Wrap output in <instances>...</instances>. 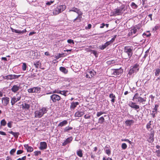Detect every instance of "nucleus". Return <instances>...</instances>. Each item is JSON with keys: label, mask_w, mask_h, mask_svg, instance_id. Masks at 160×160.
I'll use <instances>...</instances> for the list:
<instances>
[{"label": "nucleus", "mask_w": 160, "mask_h": 160, "mask_svg": "<svg viewBox=\"0 0 160 160\" xmlns=\"http://www.w3.org/2000/svg\"><path fill=\"white\" fill-rule=\"evenodd\" d=\"M148 34H146L145 33H143L142 35L144 36H146L147 37H149L151 35V34L149 32H147Z\"/></svg>", "instance_id": "obj_48"}, {"label": "nucleus", "mask_w": 160, "mask_h": 160, "mask_svg": "<svg viewBox=\"0 0 160 160\" xmlns=\"http://www.w3.org/2000/svg\"><path fill=\"white\" fill-rule=\"evenodd\" d=\"M21 76L20 75L10 74L3 77V78L7 80H12L18 79Z\"/></svg>", "instance_id": "obj_6"}, {"label": "nucleus", "mask_w": 160, "mask_h": 160, "mask_svg": "<svg viewBox=\"0 0 160 160\" xmlns=\"http://www.w3.org/2000/svg\"><path fill=\"white\" fill-rule=\"evenodd\" d=\"M134 122L133 120H127L125 122V123L128 126H130L133 124Z\"/></svg>", "instance_id": "obj_24"}, {"label": "nucleus", "mask_w": 160, "mask_h": 160, "mask_svg": "<svg viewBox=\"0 0 160 160\" xmlns=\"http://www.w3.org/2000/svg\"><path fill=\"white\" fill-rule=\"evenodd\" d=\"M123 72V70L120 68L118 69H112L111 70V72L112 75H118L121 74Z\"/></svg>", "instance_id": "obj_8"}, {"label": "nucleus", "mask_w": 160, "mask_h": 160, "mask_svg": "<svg viewBox=\"0 0 160 160\" xmlns=\"http://www.w3.org/2000/svg\"><path fill=\"white\" fill-rule=\"evenodd\" d=\"M59 70L61 72L65 74L67 73L68 72V70L66 69V68L64 67H60L59 68Z\"/></svg>", "instance_id": "obj_25"}, {"label": "nucleus", "mask_w": 160, "mask_h": 160, "mask_svg": "<svg viewBox=\"0 0 160 160\" xmlns=\"http://www.w3.org/2000/svg\"><path fill=\"white\" fill-rule=\"evenodd\" d=\"M67 42L69 43H72L73 44H74L73 40L72 39H68L67 40Z\"/></svg>", "instance_id": "obj_55"}, {"label": "nucleus", "mask_w": 160, "mask_h": 160, "mask_svg": "<svg viewBox=\"0 0 160 160\" xmlns=\"http://www.w3.org/2000/svg\"><path fill=\"white\" fill-rule=\"evenodd\" d=\"M33 64L35 66V68H38L40 66V63L39 61H36L34 62Z\"/></svg>", "instance_id": "obj_33"}, {"label": "nucleus", "mask_w": 160, "mask_h": 160, "mask_svg": "<svg viewBox=\"0 0 160 160\" xmlns=\"http://www.w3.org/2000/svg\"><path fill=\"white\" fill-rule=\"evenodd\" d=\"M111 43V41L107 42L104 44H102L99 46L98 48L99 49H100L101 50H103L105 49L107 46L109 45Z\"/></svg>", "instance_id": "obj_13"}, {"label": "nucleus", "mask_w": 160, "mask_h": 160, "mask_svg": "<svg viewBox=\"0 0 160 160\" xmlns=\"http://www.w3.org/2000/svg\"><path fill=\"white\" fill-rule=\"evenodd\" d=\"M104 113H106L105 112H103L102 111L98 112H97L96 116L97 117H99Z\"/></svg>", "instance_id": "obj_41"}, {"label": "nucleus", "mask_w": 160, "mask_h": 160, "mask_svg": "<svg viewBox=\"0 0 160 160\" xmlns=\"http://www.w3.org/2000/svg\"><path fill=\"white\" fill-rule=\"evenodd\" d=\"M131 6L133 9H136L138 8V6L134 2H132Z\"/></svg>", "instance_id": "obj_42"}, {"label": "nucleus", "mask_w": 160, "mask_h": 160, "mask_svg": "<svg viewBox=\"0 0 160 160\" xmlns=\"http://www.w3.org/2000/svg\"><path fill=\"white\" fill-rule=\"evenodd\" d=\"M2 101L3 105L5 106H6L9 103V98L8 97L2 98Z\"/></svg>", "instance_id": "obj_14"}, {"label": "nucleus", "mask_w": 160, "mask_h": 160, "mask_svg": "<svg viewBox=\"0 0 160 160\" xmlns=\"http://www.w3.org/2000/svg\"><path fill=\"white\" fill-rule=\"evenodd\" d=\"M128 106L131 108L136 110L137 112H138L139 110L140 107L139 105L136 104L135 102H133L132 101L129 102L128 104Z\"/></svg>", "instance_id": "obj_9"}, {"label": "nucleus", "mask_w": 160, "mask_h": 160, "mask_svg": "<svg viewBox=\"0 0 160 160\" xmlns=\"http://www.w3.org/2000/svg\"><path fill=\"white\" fill-rule=\"evenodd\" d=\"M11 29L12 32H15L17 33L22 34L27 32L26 30V29H25L22 31L18 30L15 29H14L13 28H11Z\"/></svg>", "instance_id": "obj_16"}, {"label": "nucleus", "mask_w": 160, "mask_h": 160, "mask_svg": "<svg viewBox=\"0 0 160 160\" xmlns=\"http://www.w3.org/2000/svg\"><path fill=\"white\" fill-rule=\"evenodd\" d=\"M64 53H59L55 55V58L57 59H59V58L63 56Z\"/></svg>", "instance_id": "obj_40"}, {"label": "nucleus", "mask_w": 160, "mask_h": 160, "mask_svg": "<svg viewBox=\"0 0 160 160\" xmlns=\"http://www.w3.org/2000/svg\"><path fill=\"white\" fill-rule=\"evenodd\" d=\"M12 121H10L8 122L7 124L8 127L9 128H11L12 127Z\"/></svg>", "instance_id": "obj_54"}, {"label": "nucleus", "mask_w": 160, "mask_h": 160, "mask_svg": "<svg viewBox=\"0 0 160 160\" xmlns=\"http://www.w3.org/2000/svg\"><path fill=\"white\" fill-rule=\"evenodd\" d=\"M41 152L40 151H36L34 152V154L35 156H38L39 154L41 153Z\"/></svg>", "instance_id": "obj_57"}, {"label": "nucleus", "mask_w": 160, "mask_h": 160, "mask_svg": "<svg viewBox=\"0 0 160 160\" xmlns=\"http://www.w3.org/2000/svg\"><path fill=\"white\" fill-rule=\"evenodd\" d=\"M0 123L1 126H4L6 125L7 122L5 119H3L1 121Z\"/></svg>", "instance_id": "obj_37"}, {"label": "nucleus", "mask_w": 160, "mask_h": 160, "mask_svg": "<svg viewBox=\"0 0 160 160\" xmlns=\"http://www.w3.org/2000/svg\"><path fill=\"white\" fill-rule=\"evenodd\" d=\"M0 134L4 136L6 135V133L2 131H0Z\"/></svg>", "instance_id": "obj_64"}, {"label": "nucleus", "mask_w": 160, "mask_h": 160, "mask_svg": "<svg viewBox=\"0 0 160 160\" xmlns=\"http://www.w3.org/2000/svg\"><path fill=\"white\" fill-rule=\"evenodd\" d=\"M158 105L157 104H156L155 105L154 108V110H155V111L157 112L158 110Z\"/></svg>", "instance_id": "obj_58"}, {"label": "nucleus", "mask_w": 160, "mask_h": 160, "mask_svg": "<svg viewBox=\"0 0 160 160\" xmlns=\"http://www.w3.org/2000/svg\"><path fill=\"white\" fill-rule=\"evenodd\" d=\"M84 114V111L81 110L78 111L75 114V116L77 117H80L82 116Z\"/></svg>", "instance_id": "obj_17"}, {"label": "nucleus", "mask_w": 160, "mask_h": 160, "mask_svg": "<svg viewBox=\"0 0 160 160\" xmlns=\"http://www.w3.org/2000/svg\"><path fill=\"white\" fill-rule=\"evenodd\" d=\"M105 122V119L102 116L99 118L98 122L100 124H102Z\"/></svg>", "instance_id": "obj_32"}, {"label": "nucleus", "mask_w": 160, "mask_h": 160, "mask_svg": "<svg viewBox=\"0 0 160 160\" xmlns=\"http://www.w3.org/2000/svg\"><path fill=\"white\" fill-rule=\"evenodd\" d=\"M22 98V96L21 95L18 93L16 94V98L18 101L20 100Z\"/></svg>", "instance_id": "obj_39"}, {"label": "nucleus", "mask_w": 160, "mask_h": 160, "mask_svg": "<svg viewBox=\"0 0 160 160\" xmlns=\"http://www.w3.org/2000/svg\"><path fill=\"white\" fill-rule=\"evenodd\" d=\"M131 68L132 70H133L135 72H136L139 70V65L137 64H136L134 65Z\"/></svg>", "instance_id": "obj_23"}, {"label": "nucleus", "mask_w": 160, "mask_h": 160, "mask_svg": "<svg viewBox=\"0 0 160 160\" xmlns=\"http://www.w3.org/2000/svg\"><path fill=\"white\" fill-rule=\"evenodd\" d=\"M130 31V32H129V35H132L133 34H137L134 36L133 37L136 36V35L138 34V33L139 32V31H138V30L135 28L134 27H133V28Z\"/></svg>", "instance_id": "obj_19"}, {"label": "nucleus", "mask_w": 160, "mask_h": 160, "mask_svg": "<svg viewBox=\"0 0 160 160\" xmlns=\"http://www.w3.org/2000/svg\"><path fill=\"white\" fill-rule=\"evenodd\" d=\"M104 150L106 153L109 156L111 154V151H110L108 147L107 146H106Z\"/></svg>", "instance_id": "obj_31"}, {"label": "nucleus", "mask_w": 160, "mask_h": 160, "mask_svg": "<svg viewBox=\"0 0 160 160\" xmlns=\"http://www.w3.org/2000/svg\"><path fill=\"white\" fill-rule=\"evenodd\" d=\"M127 146L125 143H122L121 145V147L123 149H125L127 148Z\"/></svg>", "instance_id": "obj_45"}, {"label": "nucleus", "mask_w": 160, "mask_h": 160, "mask_svg": "<svg viewBox=\"0 0 160 160\" xmlns=\"http://www.w3.org/2000/svg\"><path fill=\"white\" fill-rule=\"evenodd\" d=\"M50 97V99L53 103L58 102L61 98L59 96L56 94H53Z\"/></svg>", "instance_id": "obj_7"}, {"label": "nucleus", "mask_w": 160, "mask_h": 160, "mask_svg": "<svg viewBox=\"0 0 160 160\" xmlns=\"http://www.w3.org/2000/svg\"><path fill=\"white\" fill-rule=\"evenodd\" d=\"M73 140V138L72 137H70L67 138L62 143V146H65L67 144L71 142Z\"/></svg>", "instance_id": "obj_15"}, {"label": "nucleus", "mask_w": 160, "mask_h": 160, "mask_svg": "<svg viewBox=\"0 0 160 160\" xmlns=\"http://www.w3.org/2000/svg\"><path fill=\"white\" fill-rule=\"evenodd\" d=\"M91 53H93L95 56L96 57H98V54L96 51L91 50Z\"/></svg>", "instance_id": "obj_44"}, {"label": "nucleus", "mask_w": 160, "mask_h": 160, "mask_svg": "<svg viewBox=\"0 0 160 160\" xmlns=\"http://www.w3.org/2000/svg\"><path fill=\"white\" fill-rule=\"evenodd\" d=\"M19 135V132H14L12 135L14 136L15 138H18Z\"/></svg>", "instance_id": "obj_46"}, {"label": "nucleus", "mask_w": 160, "mask_h": 160, "mask_svg": "<svg viewBox=\"0 0 160 160\" xmlns=\"http://www.w3.org/2000/svg\"><path fill=\"white\" fill-rule=\"evenodd\" d=\"M68 92L67 91H62L61 92V94L64 95V96H66V93Z\"/></svg>", "instance_id": "obj_50"}, {"label": "nucleus", "mask_w": 160, "mask_h": 160, "mask_svg": "<svg viewBox=\"0 0 160 160\" xmlns=\"http://www.w3.org/2000/svg\"><path fill=\"white\" fill-rule=\"evenodd\" d=\"M40 146L39 149L40 150H42L46 149L47 147V144L46 142H41L40 143Z\"/></svg>", "instance_id": "obj_18"}, {"label": "nucleus", "mask_w": 160, "mask_h": 160, "mask_svg": "<svg viewBox=\"0 0 160 160\" xmlns=\"http://www.w3.org/2000/svg\"><path fill=\"white\" fill-rule=\"evenodd\" d=\"M17 102H18V101H17L15 97L14 96L13 97H12L11 102L12 106H13Z\"/></svg>", "instance_id": "obj_29"}, {"label": "nucleus", "mask_w": 160, "mask_h": 160, "mask_svg": "<svg viewBox=\"0 0 160 160\" xmlns=\"http://www.w3.org/2000/svg\"><path fill=\"white\" fill-rule=\"evenodd\" d=\"M77 154L78 156L80 157H82V153L81 150H79L78 151H77Z\"/></svg>", "instance_id": "obj_34"}, {"label": "nucleus", "mask_w": 160, "mask_h": 160, "mask_svg": "<svg viewBox=\"0 0 160 160\" xmlns=\"http://www.w3.org/2000/svg\"><path fill=\"white\" fill-rule=\"evenodd\" d=\"M16 151L15 148H13L11 150L10 152V153L11 155H13L14 153Z\"/></svg>", "instance_id": "obj_47"}, {"label": "nucleus", "mask_w": 160, "mask_h": 160, "mask_svg": "<svg viewBox=\"0 0 160 160\" xmlns=\"http://www.w3.org/2000/svg\"><path fill=\"white\" fill-rule=\"evenodd\" d=\"M27 68L26 64L25 63H23L22 67V68L23 70L25 71L26 70Z\"/></svg>", "instance_id": "obj_49"}, {"label": "nucleus", "mask_w": 160, "mask_h": 160, "mask_svg": "<svg viewBox=\"0 0 160 160\" xmlns=\"http://www.w3.org/2000/svg\"><path fill=\"white\" fill-rule=\"evenodd\" d=\"M73 129L72 127L69 126L66 127L64 129L63 131L64 132H69V131Z\"/></svg>", "instance_id": "obj_28"}, {"label": "nucleus", "mask_w": 160, "mask_h": 160, "mask_svg": "<svg viewBox=\"0 0 160 160\" xmlns=\"http://www.w3.org/2000/svg\"><path fill=\"white\" fill-rule=\"evenodd\" d=\"M109 97L111 98V101L112 103V104L113 103L115 102V98H116L115 95L113 93H111L109 94Z\"/></svg>", "instance_id": "obj_26"}, {"label": "nucleus", "mask_w": 160, "mask_h": 160, "mask_svg": "<svg viewBox=\"0 0 160 160\" xmlns=\"http://www.w3.org/2000/svg\"><path fill=\"white\" fill-rule=\"evenodd\" d=\"M124 52L128 54L127 57L124 58L125 59H130L132 54V48L129 46H125L124 48Z\"/></svg>", "instance_id": "obj_2"}, {"label": "nucleus", "mask_w": 160, "mask_h": 160, "mask_svg": "<svg viewBox=\"0 0 160 160\" xmlns=\"http://www.w3.org/2000/svg\"><path fill=\"white\" fill-rule=\"evenodd\" d=\"M124 6L122 5L119 8L116 9L115 10V11L113 12V14L114 15L117 14L118 15H119L122 12L123 10L124 9Z\"/></svg>", "instance_id": "obj_12"}, {"label": "nucleus", "mask_w": 160, "mask_h": 160, "mask_svg": "<svg viewBox=\"0 0 160 160\" xmlns=\"http://www.w3.org/2000/svg\"><path fill=\"white\" fill-rule=\"evenodd\" d=\"M22 108L23 109L28 110L30 108V105L27 103H24V104H22Z\"/></svg>", "instance_id": "obj_27"}, {"label": "nucleus", "mask_w": 160, "mask_h": 160, "mask_svg": "<svg viewBox=\"0 0 160 160\" xmlns=\"http://www.w3.org/2000/svg\"><path fill=\"white\" fill-rule=\"evenodd\" d=\"M138 31L139 30L141 29V26L140 25H138L134 27Z\"/></svg>", "instance_id": "obj_56"}, {"label": "nucleus", "mask_w": 160, "mask_h": 160, "mask_svg": "<svg viewBox=\"0 0 160 160\" xmlns=\"http://www.w3.org/2000/svg\"><path fill=\"white\" fill-rule=\"evenodd\" d=\"M69 11L75 12L78 13V16L74 19V21H76L78 19H79V21H80L81 18L80 16L82 15V13L79 9L75 7H73L71 8V9L69 10Z\"/></svg>", "instance_id": "obj_5"}, {"label": "nucleus", "mask_w": 160, "mask_h": 160, "mask_svg": "<svg viewBox=\"0 0 160 160\" xmlns=\"http://www.w3.org/2000/svg\"><path fill=\"white\" fill-rule=\"evenodd\" d=\"M61 91H62L59 90H55L54 91H53V93L61 94Z\"/></svg>", "instance_id": "obj_52"}, {"label": "nucleus", "mask_w": 160, "mask_h": 160, "mask_svg": "<svg viewBox=\"0 0 160 160\" xmlns=\"http://www.w3.org/2000/svg\"><path fill=\"white\" fill-rule=\"evenodd\" d=\"M66 8V6L65 5H59L55 8L53 11V15H57L61 12Z\"/></svg>", "instance_id": "obj_3"}, {"label": "nucleus", "mask_w": 160, "mask_h": 160, "mask_svg": "<svg viewBox=\"0 0 160 160\" xmlns=\"http://www.w3.org/2000/svg\"><path fill=\"white\" fill-rule=\"evenodd\" d=\"M21 89L20 84L14 85L11 89L12 91L14 93H16Z\"/></svg>", "instance_id": "obj_11"}, {"label": "nucleus", "mask_w": 160, "mask_h": 160, "mask_svg": "<svg viewBox=\"0 0 160 160\" xmlns=\"http://www.w3.org/2000/svg\"><path fill=\"white\" fill-rule=\"evenodd\" d=\"M156 152L157 153V156L158 157H160V150L156 151Z\"/></svg>", "instance_id": "obj_61"}, {"label": "nucleus", "mask_w": 160, "mask_h": 160, "mask_svg": "<svg viewBox=\"0 0 160 160\" xmlns=\"http://www.w3.org/2000/svg\"><path fill=\"white\" fill-rule=\"evenodd\" d=\"M28 91L29 93H35V87L28 89Z\"/></svg>", "instance_id": "obj_38"}, {"label": "nucleus", "mask_w": 160, "mask_h": 160, "mask_svg": "<svg viewBox=\"0 0 160 160\" xmlns=\"http://www.w3.org/2000/svg\"><path fill=\"white\" fill-rule=\"evenodd\" d=\"M89 73L90 74H91V77H92L94 75L93 71H90L89 72Z\"/></svg>", "instance_id": "obj_62"}, {"label": "nucleus", "mask_w": 160, "mask_h": 160, "mask_svg": "<svg viewBox=\"0 0 160 160\" xmlns=\"http://www.w3.org/2000/svg\"><path fill=\"white\" fill-rule=\"evenodd\" d=\"M102 160H112V159L111 158H108L106 159L105 157H103Z\"/></svg>", "instance_id": "obj_60"}, {"label": "nucleus", "mask_w": 160, "mask_h": 160, "mask_svg": "<svg viewBox=\"0 0 160 160\" xmlns=\"http://www.w3.org/2000/svg\"><path fill=\"white\" fill-rule=\"evenodd\" d=\"M160 73V69L157 68L155 70V76H158Z\"/></svg>", "instance_id": "obj_35"}, {"label": "nucleus", "mask_w": 160, "mask_h": 160, "mask_svg": "<svg viewBox=\"0 0 160 160\" xmlns=\"http://www.w3.org/2000/svg\"><path fill=\"white\" fill-rule=\"evenodd\" d=\"M79 104L78 102H73L71 103L70 106V108L71 110H73L76 107L77 105Z\"/></svg>", "instance_id": "obj_20"}, {"label": "nucleus", "mask_w": 160, "mask_h": 160, "mask_svg": "<svg viewBox=\"0 0 160 160\" xmlns=\"http://www.w3.org/2000/svg\"><path fill=\"white\" fill-rule=\"evenodd\" d=\"M153 122L152 121L150 120L149 121V122L147 124L146 128L148 130L149 129L151 128V125H152V123Z\"/></svg>", "instance_id": "obj_30"}, {"label": "nucleus", "mask_w": 160, "mask_h": 160, "mask_svg": "<svg viewBox=\"0 0 160 160\" xmlns=\"http://www.w3.org/2000/svg\"><path fill=\"white\" fill-rule=\"evenodd\" d=\"M149 49H148L146 51L145 54L144 56V58H145L148 56L147 53L149 52Z\"/></svg>", "instance_id": "obj_59"}, {"label": "nucleus", "mask_w": 160, "mask_h": 160, "mask_svg": "<svg viewBox=\"0 0 160 160\" xmlns=\"http://www.w3.org/2000/svg\"><path fill=\"white\" fill-rule=\"evenodd\" d=\"M23 152V150H18L17 151V155H19V154H21Z\"/></svg>", "instance_id": "obj_51"}, {"label": "nucleus", "mask_w": 160, "mask_h": 160, "mask_svg": "<svg viewBox=\"0 0 160 160\" xmlns=\"http://www.w3.org/2000/svg\"><path fill=\"white\" fill-rule=\"evenodd\" d=\"M146 97L142 98L141 97L139 96L138 94L137 93L135 94L133 97L132 100L134 101V100L136 99V102L143 104H144L143 102L146 101Z\"/></svg>", "instance_id": "obj_4"}, {"label": "nucleus", "mask_w": 160, "mask_h": 160, "mask_svg": "<svg viewBox=\"0 0 160 160\" xmlns=\"http://www.w3.org/2000/svg\"><path fill=\"white\" fill-rule=\"evenodd\" d=\"M48 109V108L43 107L35 111L34 112L35 118H41L44 114L47 112Z\"/></svg>", "instance_id": "obj_1"}, {"label": "nucleus", "mask_w": 160, "mask_h": 160, "mask_svg": "<svg viewBox=\"0 0 160 160\" xmlns=\"http://www.w3.org/2000/svg\"><path fill=\"white\" fill-rule=\"evenodd\" d=\"M54 2V1L48 2L46 3V4L47 5L49 6L51 5V4L52 3Z\"/></svg>", "instance_id": "obj_53"}, {"label": "nucleus", "mask_w": 160, "mask_h": 160, "mask_svg": "<svg viewBox=\"0 0 160 160\" xmlns=\"http://www.w3.org/2000/svg\"><path fill=\"white\" fill-rule=\"evenodd\" d=\"M68 121L66 120H64L61 122L58 125V127H62L65 126L68 124Z\"/></svg>", "instance_id": "obj_22"}, {"label": "nucleus", "mask_w": 160, "mask_h": 160, "mask_svg": "<svg viewBox=\"0 0 160 160\" xmlns=\"http://www.w3.org/2000/svg\"><path fill=\"white\" fill-rule=\"evenodd\" d=\"M135 72L133 71V70H132V69L131 68L130 70L129 71V72L128 73V75H129V76H131L133 73H134Z\"/></svg>", "instance_id": "obj_43"}, {"label": "nucleus", "mask_w": 160, "mask_h": 160, "mask_svg": "<svg viewBox=\"0 0 160 160\" xmlns=\"http://www.w3.org/2000/svg\"><path fill=\"white\" fill-rule=\"evenodd\" d=\"M152 129H151V133L149 134V138L148 139V141L150 143L152 142L154 140V131L152 130Z\"/></svg>", "instance_id": "obj_10"}, {"label": "nucleus", "mask_w": 160, "mask_h": 160, "mask_svg": "<svg viewBox=\"0 0 160 160\" xmlns=\"http://www.w3.org/2000/svg\"><path fill=\"white\" fill-rule=\"evenodd\" d=\"M116 36H115L110 41L111 42V43L112 42L114 41L115 38H116Z\"/></svg>", "instance_id": "obj_63"}, {"label": "nucleus", "mask_w": 160, "mask_h": 160, "mask_svg": "<svg viewBox=\"0 0 160 160\" xmlns=\"http://www.w3.org/2000/svg\"><path fill=\"white\" fill-rule=\"evenodd\" d=\"M35 93H40L41 91V88L38 87H35Z\"/></svg>", "instance_id": "obj_36"}, {"label": "nucleus", "mask_w": 160, "mask_h": 160, "mask_svg": "<svg viewBox=\"0 0 160 160\" xmlns=\"http://www.w3.org/2000/svg\"><path fill=\"white\" fill-rule=\"evenodd\" d=\"M24 147L27 150L28 152H32L33 151V148L29 146L28 144H25L24 145Z\"/></svg>", "instance_id": "obj_21"}]
</instances>
